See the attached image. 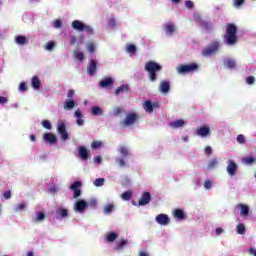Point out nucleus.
Segmentation results:
<instances>
[{
    "label": "nucleus",
    "instance_id": "obj_1",
    "mask_svg": "<svg viewBox=\"0 0 256 256\" xmlns=\"http://www.w3.org/2000/svg\"><path fill=\"white\" fill-rule=\"evenodd\" d=\"M238 41L237 26L233 23L226 24V32L224 34V42L226 45H236Z\"/></svg>",
    "mask_w": 256,
    "mask_h": 256
},
{
    "label": "nucleus",
    "instance_id": "obj_2",
    "mask_svg": "<svg viewBox=\"0 0 256 256\" xmlns=\"http://www.w3.org/2000/svg\"><path fill=\"white\" fill-rule=\"evenodd\" d=\"M163 67L155 61H148L145 64V71L148 73L150 81H157V71H161Z\"/></svg>",
    "mask_w": 256,
    "mask_h": 256
},
{
    "label": "nucleus",
    "instance_id": "obj_3",
    "mask_svg": "<svg viewBox=\"0 0 256 256\" xmlns=\"http://www.w3.org/2000/svg\"><path fill=\"white\" fill-rule=\"evenodd\" d=\"M195 71H199L198 63L180 64L177 67V73L179 75H188L189 73H195Z\"/></svg>",
    "mask_w": 256,
    "mask_h": 256
},
{
    "label": "nucleus",
    "instance_id": "obj_4",
    "mask_svg": "<svg viewBox=\"0 0 256 256\" xmlns=\"http://www.w3.org/2000/svg\"><path fill=\"white\" fill-rule=\"evenodd\" d=\"M219 47H221L219 41L212 42L209 46L202 50L203 57H211V55H215V53L219 51Z\"/></svg>",
    "mask_w": 256,
    "mask_h": 256
},
{
    "label": "nucleus",
    "instance_id": "obj_5",
    "mask_svg": "<svg viewBox=\"0 0 256 256\" xmlns=\"http://www.w3.org/2000/svg\"><path fill=\"white\" fill-rule=\"evenodd\" d=\"M138 119H139V114L135 112H130L126 114V117L122 122V125H124V127H131V125H135V123H137Z\"/></svg>",
    "mask_w": 256,
    "mask_h": 256
},
{
    "label": "nucleus",
    "instance_id": "obj_6",
    "mask_svg": "<svg viewBox=\"0 0 256 256\" xmlns=\"http://www.w3.org/2000/svg\"><path fill=\"white\" fill-rule=\"evenodd\" d=\"M226 171L230 177H235L237 175V169H239V166L237 163L233 160H228L227 162Z\"/></svg>",
    "mask_w": 256,
    "mask_h": 256
},
{
    "label": "nucleus",
    "instance_id": "obj_7",
    "mask_svg": "<svg viewBox=\"0 0 256 256\" xmlns=\"http://www.w3.org/2000/svg\"><path fill=\"white\" fill-rule=\"evenodd\" d=\"M151 193L150 192H143L139 201H138V204L140 207H145V205H149V203H151Z\"/></svg>",
    "mask_w": 256,
    "mask_h": 256
},
{
    "label": "nucleus",
    "instance_id": "obj_8",
    "mask_svg": "<svg viewBox=\"0 0 256 256\" xmlns=\"http://www.w3.org/2000/svg\"><path fill=\"white\" fill-rule=\"evenodd\" d=\"M57 132L61 135L62 141L69 139V133H67V128H65V123L61 122L58 124Z\"/></svg>",
    "mask_w": 256,
    "mask_h": 256
},
{
    "label": "nucleus",
    "instance_id": "obj_9",
    "mask_svg": "<svg viewBox=\"0 0 256 256\" xmlns=\"http://www.w3.org/2000/svg\"><path fill=\"white\" fill-rule=\"evenodd\" d=\"M82 183L80 181H76L73 184L70 185V189L74 191V199H77L78 197H81V187Z\"/></svg>",
    "mask_w": 256,
    "mask_h": 256
},
{
    "label": "nucleus",
    "instance_id": "obj_10",
    "mask_svg": "<svg viewBox=\"0 0 256 256\" xmlns=\"http://www.w3.org/2000/svg\"><path fill=\"white\" fill-rule=\"evenodd\" d=\"M156 222L158 223V225H169L170 220H169V216L167 214H158L156 216Z\"/></svg>",
    "mask_w": 256,
    "mask_h": 256
},
{
    "label": "nucleus",
    "instance_id": "obj_11",
    "mask_svg": "<svg viewBox=\"0 0 256 256\" xmlns=\"http://www.w3.org/2000/svg\"><path fill=\"white\" fill-rule=\"evenodd\" d=\"M196 135L198 137H208V135H211V129L209 126H201L196 130Z\"/></svg>",
    "mask_w": 256,
    "mask_h": 256
},
{
    "label": "nucleus",
    "instance_id": "obj_12",
    "mask_svg": "<svg viewBox=\"0 0 256 256\" xmlns=\"http://www.w3.org/2000/svg\"><path fill=\"white\" fill-rule=\"evenodd\" d=\"M89 207V204H87V202H85V200H78L75 203V211H78V213H83V211H85V209Z\"/></svg>",
    "mask_w": 256,
    "mask_h": 256
},
{
    "label": "nucleus",
    "instance_id": "obj_13",
    "mask_svg": "<svg viewBox=\"0 0 256 256\" xmlns=\"http://www.w3.org/2000/svg\"><path fill=\"white\" fill-rule=\"evenodd\" d=\"M87 73L90 76H93L95 73H97V62L95 60H90L89 65L87 66Z\"/></svg>",
    "mask_w": 256,
    "mask_h": 256
},
{
    "label": "nucleus",
    "instance_id": "obj_14",
    "mask_svg": "<svg viewBox=\"0 0 256 256\" xmlns=\"http://www.w3.org/2000/svg\"><path fill=\"white\" fill-rule=\"evenodd\" d=\"M78 155L83 161H87V159H89V151L85 148V146H79Z\"/></svg>",
    "mask_w": 256,
    "mask_h": 256
},
{
    "label": "nucleus",
    "instance_id": "obj_15",
    "mask_svg": "<svg viewBox=\"0 0 256 256\" xmlns=\"http://www.w3.org/2000/svg\"><path fill=\"white\" fill-rule=\"evenodd\" d=\"M71 27L75 30V31H85V23H83L81 20H74L71 23Z\"/></svg>",
    "mask_w": 256,
    "mask_h": 256
},
{
    "label": "nucleus",
    "instance_id": "obj_16",
    "mask_svg": "<svg viewBox=\"0 0 256 256\" xmlns=\"http://www.w3.org/2000/svg\"><path fill=\"white\" fill-rule=\"evenodd\" d=\"M43 138L46 143H50V145H55V143H57V136L53 133H45Z\"/></svg>",
    "mask_w": 256,
    "mask_h": 256
},
{
    "label": "nucleus",
    "instance_id": "obj_17",
    "mask_svg": "<svg viewBox=\"0 0 256 256\" xmlns=\"http://www.w3.org/2000/svg\"><path fill=\"white\" fill-rule=\"evenodd\" d=\"M160 91L161 93L167 94L169 91H171V83L167 80H163L160 83Z\"/></svg>",
    "mask_w": 256,
    "mask_h": 256
},
{
    "label": "nucleus",
    "instance_id": "obj_18",
    "mask_svg": "<svg viewBox=\"0 0 256 256\" xmlns=\"http://www.w3.org/2000/svg\"><path fill=\"white\" fill-rule=\"evenodd\" d=\"M74 117H76V124L81 127L84 125V121H83V113H81L80 109H77L74 113Z\"/></svg>",
    "mask_w": 256,
    "mask_h": 256
},
{
    "label": "nucleus",
    "instance_id": "obj_19",
    "mask_svg": "<svg viewBox=\"0 0 256 256\" xmlns=\"http://www.w3.org/2000/svg\"><path fill=\"white\" fill-rule=\"evenodd\" d=\"M113 85V78L106 77L99 82V86L102 88L111 87Z\"/></svg>",
    "mask_w": 256,
    "mask_h": 256
},
{
    "label": "nucleus",
    "instance_id": "obj_20",
    "mask_svg": "<svg viewBox=\"0 0 256 256\" xmlns=\"http://www.w3.org/2000/svg\"><path fill=\"white\" fill-rule=\"evenodd\" d=\"M105 239H106L107 243H113V241H116V239H119V234H117L113 231L108 232L105 235Z\"/></svg>",
    "mask_w": 256,
    "mask_h": 256
},
{
    "label": "nucleus",
    "instance_id": "obj_21",
    "mask_svg": "<svg viewBox=\"0 0 256 256\" xmlns=\"http://www.w3.org/2000/svg\"><path fill=\"white\" fill-rule=\"evenodd\" d=\"M173 217L175 219H179V221H183V219H185V212L183 211V209H175L173 211Z\"/></svg>",
    "mask_w": 256,
    "mask_h": 256
},
{
    "label": "nucleus",
    "instance_id": "obj_22",
    "mask_svg": "<svg viewBox=\"0 0 256 256\" xmlns=\"http://www.w3.org/2000/svg\"><path fill=\"white\" fill-rule=\"evenodd\" d=\"M224 66H226L227 69H235L237 67V62H235V59L227 58L224 60Z\"/></svg>",
    "mask_w": 256,
    "mask_h": 256
},
{
    "label": "nucleus",
    "instance_id": "obj_23",
    "mask_svg": "<svg viewBox=\"0 0 256 256\" xmlns=\"http://www.w3.org/2000/svg\"><path fill=\"white\" fill-rule=\"evenodd\" d=\"M185 125V121L182 119L175 120L173 122H170V127L172 129H179L180 127H183Z\"/></svg>",
    "mask_w": 256,
    "mask_h": 256
},
{
    "label": "nucleus",
    "instance_id": "obj_24",
    "mask_svg": "<svg viewBox=\"0 0 256 256\" xmlns=\"http://www.w3.org/2000/svg\"><path fill=\"white\" fill-rule=\"evenodd\" d=\"M31 85L33 89L39 90L41 89V80L37 76H33L31 80Z\"/></svg>",
    "mask_w": 256,
    "mask_h": 256
},
{
    "label": "nucleus",
    "instance_id": "obj_25",
    "mask_svg": "<svg viewBox=\"0 0 256 256\" xmlns=\"http://www.w3.org/2000/svg\"><path fill=\"white\" fill-rule=\"evenodd\" d=\"M127 91H129V85L123 84L115 89L114 95H120V93H127Z\"/></svg>",
    "mask_w": 256,
    "mask_h": 256
},
{
    "label": "nucleus",
    "instance_id": "obj_26",
    "mask_svg": "<svg viewBox=\"0 0 256 256\" xmlns=\"http://www.w3.org/2000/svg\"><path fill=\"white\" fill-rule=\"evenodd\" d=\"M15 41L17 43V45H27V43H29V40H27V37L23 36V35H19L15 38Z\"/></svg>",
    "mask_w": 256,
    "mask_h": 256
},
{
    "label": "nucleus",
    "instance_id": "obj_27",
    "mask_svg": "<svg viewBox=\"0 0 256 256\" xmlns=\"http://www.w3.org/2000/svg\"><path fill=\"white\" fill-rule=\"evenodd\" d=\"M143 108L146 113H151L153 111V102L146 100L143 104Z\"/></svg>",
    "mask_w": 256,
    "mask_h": 256
},
{
    "label": "nucleus",
    "instance_id": "obj_28",
    "mask_svg": "<svg viewBox=\"0 0 256 256\" xmlns=\"http://www.w3.org/2000/svg\"><path fill=\"white\" fill-rule=\"evenodd\" d=\"M57 215L62 217V219H67L69 217V210H67L66 208H59L57 210Z\"/></svg>",
    "mask_w": 256,
    "mask_h": 256
},
{
    "label": "nucleus",
    "instance_id": "obj_29",
    "mask_svg": "<svg viewBox=\"0 0 256 256\" xmlns=\"http://www.w3.org/2000/svg\"><path fill=\"white\" fill-rule=\"evenodd\" d=\"M127 240H121L120 242H117L116 246H115V251H123V249H125V247L127 246Z\"/></svg>",
    "mask_w": 256,
    "mask_h": 256
},
{
    "label": "nucleus",
    "instance_id": "obj_30",
    "mask_svg": "<svg viewBox=\"0 0 256 256\" xmlns=\"http://www.w3.org/2000/svg\"><path fill=\"white\" fill-rule=\"evenodd\" d=\"M118 151L120 155H122V157H129V148H127L126 146H120L118 148Z\"/></svg>",
    "mask_w": 256,
    "mask_h": 256
},
{
    "label": "nucleus",
    "instance_id": "obj_31",
    "mask_svg": "<svg viewBox=\"0 0 256 256\" xmlns=\"http://www.w3.org/2000/svg\"><path fill=\"white\" fill-rule=\"evenodd\" d=\"M91 113L94 116L103 115V109H101V107H99V106H94L91 109Z\"/></svg>",
    "mask_w": 256,
    "mask_h": 256
},
{
    "label": "nucleus",
    "instance_id": "obj_32",
    "mask_svg": "<svg viewBox=\"0 0 256 256\" xmlns=\"http://www.w3.org/2000/svg\"><path fill=\"white\" fill-rule=\"evenodd\" d=\"M73 55H74L75 59H77L78 61H84L85 60V54L83 52H79V51L75 50L73 52Z\"/></svg>",
    "mask_w": 256,
    "mask_h": 256
},
{
    "label": "nucleus",
    "instance_id": "obj_33",
    "mask_svg": "<svg viewBox=\"0 0 256 256\" xmlns=\"http://www.w3.org/2000/svg\"><path fill=\"white\" fill-rule=\"evenodd\" d=\"M238 209L241 211V215H249V208L245 204H239Z\"/></svg>",
    "mask_w": 256,
    "mask_h": 256
},
{
    "label": "nucleus",
    "instance_id": "obj_34",
    "mask_svg": "<svg viewBox=\"0 0 256 256\" xmlns=\"http://www.w3.org/2000/svg\"><path fill=\"white\" fill-rule=\"evenodd\" d=\"M73 107H75V100H67L66 102H64V109H73Z\"/></svg>",
    "mask_w": 256,
    "mask_h": 256
},
{
    "label": "nucleus",
    "instance_id": "obj_35",
    "mask_svg": "<svg viewBox=\"0 0 256 256\" xmlns=\"http://www.w3.org/2000/svg\"><path fill=\"white\" fill-rule=\"evenodd\" d=\"M133 197V192L131 190L126 191L122 194L123 201H129Z\"/></svg>",
    "mask_w": 256,
    "mask_h": 256
},
{
    "label": "nucleus",
    "instance_id": "obj_36",
    "mask_svg": "<svg viewBox=\"0 0 256 256\" xmlns=\"http://www.w3.org/2000/svg\"><path fill=\"white\" fill-rule=\"evenodd\" d=\"M238 235H245V224L240 223L236 227Z\"/></svg>",
    "mask_w": 256,
    "mask_h": 256
},
{
    "label": "nucleus",
    "instance_id": "obj_37",
    "mask_svg": "<svg viewBox=\"0 0 256 256\" xmlns=\"http://www.w3.org/2000/svg\"><path fill=\"white\" fill-rule=\"evenodd\" d=\"M216 165H219V161L217 160V158H213L208 162V169H215Z\"/></svg>",
    "mask_w": 256,
    "mask_h": 256
},
{
    "label": "nucleus",
    "instance_id": "obj_38",
    "mask_svg": "<svg viewBox=\"0 0 256 256\" xmlns=\"http://www.w3.org/2000/svg\"><path fill=\"white\" fill-rule=\"evenodd\" d=\"M43 219H45V213L43 212H38L36 214V217L34 219V223H39V221H43Z\"/></svg>",
    "mask_w": 256,
    "mask_h": 256
},
{
    "label": "nucleus",
    "instance_id": "obj_39",
    "mask_svg": "<svg viewBox=\"0 0 256 256\" xmlns=\"http://www.w3.org/2000/svg\"><path fill=\"white\" fill-rule=\"evenodd\" d=\"M175 32V26L173 24H166V33L168 35H173Z\"/></svg>",
    "mask_w": 256,
    "mask_h": 256
},
{
    "label": "nucleus",
    "instance_id": "obj_40",
    "mask_svg": "<svg viewBox=\"0 0 256 256\" xmlns=\"http://www.w3.org/2000/svg\"><path fill=\"white\" fill-rule=\"evenodd\" d=\"M95 187H103L105 185V179L104 178H97L94 180Z\"/></svg>",
    "mask_w": 256,
    "mask_h": 256
},
{
    "label": "nucleus",
    "instance_id": "obj_41",
    "mask_svg": "<svg viewBox=\"0 0 256 256\" xmlns=\"http://www.w3.org/2000/svg\"><path fill=\"white\" fill-rule=\"evenodd\" d=\"M91 147L92 149H101V147H103V142L95 140L91 143Z\"/></svg>",
    "mask_w": 256,
    "mask_h": 256
},
{
    "label": "nucleus",
    "instance_id": "obj_42",
    "mask_svg": "<svg viewBox=\"0 0 256 256\" xmlns=\"http://www.w3.org/2000/svg\"><path fill=\"white\" fill-rule=\"evenodd\" d=\"M126 51H127L128 53L135 54V53H137V46H135V44H129V45L127 46Z\"/></svg>",
    "mask_w": 256,
    "mask_h": 256
},
{
    "label": "nucleus",
    "instance_id": "obj_43",
    "mask_svg": "<svg viewBox=\"0 0 256 256\" xmlns=\"http://www.w3.org/2000/svg\"><path fill=\"white\" fill-rule=\"evenodd\" d=\"M42 124V127H44V129H48V130H51L52 129V125H51V122L49 120H43L41 122Z\"/></svg>",
    "mask_w": 256,
    "mask_h": 256
},
{
    "label": "nucleus",
    "instance_id": "obj_44",
    "mask_svg": "<svg viewBox=\"0 0 256 256\" xmlns=\"http://www.w3.org/2000/svg\"><path fill=\"white\" fill-rule=\"evenodd\" d=\"M114 205L113 204H108L104 207V213L109 214L113 212L114 209Z\"/></svg>",
    "mask_w": 256,
    "mask_h": 256
},
{
    "label": "nucleus",
    "instance_id": "obj_45",
    "mask_svg": "<svg viewBox=\"0 0 256 256\" xmlns=\"http://www.w3.org/2000/svg\"><path fill=\"white\" fill-rule=\"evenodd\" d=\"M242 161H243V163H245L246 165H251V164L255 163V158H253V157H247V158H243Z\"/></svg>",
    "mask_w": 256,
    "mask_h": 256
},
{
    "label": "nucleus",
    "instance_id": "obj_46",
    "mask_svg": "<svg viewBox=\"0 0 256 256\" xmlns=\"http://www.w3.org/2000/svg\"><path fill=\"white\" fill-rule=\"evenodd\" d=\"M201 27H203V29L209 30V29H213V24H211V22H201Z\"/></svg>",
    "mask_w": 256,
    "mask_h": 256
},
{
    "label": "nucleus",
    "instance_id": "obj_47",
    "mask_svg": "<svg viewBox=\"0 0 256 256\" xmlns=\"http://www.w3.org/2000/svg\"><path fill=\"white\" fill-rule=\"evenodd\" d=\"M84 31L86 32V35H93L94 33L93 27L89 25L84 26Z\"/></svg>",
    "mask_w": 256,
    "mask_h": 256
},
{
    "label": "nucleus",
    "instance_id": "obj_48",
    "mask_svg": "<svg viewBox=\"0 0 256 256\" xmlns=\"http://www.w3.org/2000/svg\"><path fill=\"white\" fill-rule=\"evenodd\" d=\"M121 113H123V108H121V107H116V108H114V110H113V115H114L115 117H118V115H121Z\"/></svg>",
    "mask_w": 256,
    "mask_h": 256
},
{
    "label": "nucleus",
    "instance_id": "obj_49",
    "mask_svg": "<svg viewBox=\"0 0 256 256\" xmlns=\"http://www.w3.org/2000/svg\"><path fill=\"white\" fill-rule=\"evenodd\" d=\"M237 143H239L240 145L245 144V136L243 134L237 136Z\"/></svg>",
    "mask_w": 256,
    "mask_h": 256
},
{
    "label": "nucleus",
    "instance_id": "obj_50",
    "mask_svg": "<svg viewBox=\"0 0 256 256\" xmlns=\"http://www.w3.org/2000/svg\"><path fill=\"white\" fill-rule=\"evenodd\" d=\"M247 85H254L255 84V77L254 76H248L246 78Z\"/></svg>",
    "mask_w": 256,
    "mask_h": 256
},
{
    "label": "nucleus",
    "instance_id": "obj_51",
    "mask_svg": "<svg viewBox=\"0 0 256 256\" xmlns=\"http://www.w3.org/2000/svg\"><path fill=\"white\" fill-rule=\"evenodd\" d=\"M62 26H63V22H61V20L59 19L54 20L55 29H61Z\"/></svg>",
    "mask_w": 256,
    "mask_h": 256
},
{
    "label": "nucleus",
    "instance_id": "obj_52",
    "mask_svg": "<svg viewBox=\"0 0 256 256\" xmlns=\"http://www.w3.org/2000/svg\"><path fill=\"white\" fill-rule=\"evenodd\" d=\"M19 91H21L22 93H25V91H27V84L25 82L20 83Z\"/></svg>",
    "mask_w": 256,
    "mask_h": 256
},
{
    "label": "nucleus",
    "instance_id": "obj_53",
    "mask_svg": "<svg viewBox=\"0 0 256 256\" xmlns=\"http://www.w3.org/2000/svg\"><path fill=\"white\" fill-rule=\"evenodd\" d=\"M245 3V0H233L234 7H241Z\"/></svg>",
    "mask_w": 256,
    "mask_h": 256
},
{
    "label": "nucleus",
    "instance_id": "obj_54",
    "mask_svg": "<svg viewBox=\"0 0 256 256\" xmlns=\"http://www.w3.org/2000/svg\"><path fill=\"white\" fill-rule=\"evenodd\" d=\"M87 50L89 51V53H95V45L93 43H88Z\"/></svg>",
    "mask_w": 256,
    "mask_h": 256
},
{
    "label": "nucleus",
    "instance_id": "obj_55",
    "mask_svg": "<svg viewBox=\"0 0 256 256\" xmlns=\"http://www.w3.org/2000/svg\"><path fill=\"white\" fill-rule=\"evenodd\" d=\"M54 48H55L54 42H48V43L46 44V49H47V51H53Z\"/></svg>",
    "mask_w": 256,
    "mask_h": 256
},
{
    "label": "nucleus",
    "instance_id": "obj_56",
    "mask_svg": "<svg viewBox=\"0 0 256 256\" xmlns=\"http://www.w3.org/2000/svg\"><path fill=\"white\" fill-rule=\"evenodd\" d=\"M118 165L119 167H126L127 166V162H125V160L123 158H118Z\"/></svg>",
    "mask_w": 256,
    "mask_h": 256
},
{
    "label": "nucleus",
    "instance_id": "obj_57",
    "mask_svg": "<svg viewBox=\"0 0 256 256\" xmlns=\"http://www.w3.org/2000/svg\"><path fill=\"white\" fill-rule=\"evenodd\" d=\"M185 7H186L187 9H193V7H194L193 1L187 0V1L185 2Z\"/></svg>",
    "mask_w": 256,
    "mask_h": 256
},
{
    "label": "nucleus",
    "instance_id": "obj_58",
    "mask_svg": "<svg viewBox=\"0 0 256 256\" xmlns=\"http://www.w3.org/2000/svg\"><path fill=\"white\" fill-rule=\"evenodd\" d=\"M67 97L68 99H73V97H75V90L73 89L68 90Z\"/></svg>",
    "mask_w": 256,
    "mask_h": 256
},
{
    "label": "nucleus",
    "instance_id": "obj_59",
    "mask_svg": "<svg viewBox=\"0 0 256 256\" xmlns=\"http://www.w3.org/2000/svg\"><path fill=\"white\" fill-rule=\"evenodd\" d=\"M204 187L205 189H211V187H213V184L209 180H205Z\"/></svg>",
    "mask_w": 256,
    "mask_h": 256
},
{
    "label": "nucleus",
    "instance_id": "obj_60",
    "mask_svg": "<svg viewBox=\"0 0 256 256\" xmlns=\"http://www.w3.org/2000/svg\"><path fill=\"white\" fill-rule=\"evenodd\" d=\"M25 207H27V205L24 203L18 204L16 207V211H23V209H25Z\"/></svg>",
    "mask_w": 256,
    "mask_h": 256
},
{
    "label": "nucleus",
    "instance_id": "obj_61",
    "mask_svg": "<svg viewBox=\"0 0 256 256\" xmlns=\"http://www.w3.org/2000/svg\"><path fill=\"white\" fill-rule=\"evenodd\" d=\"M204 151L206 155H211V153H213L211 146H207Z\"/></svg>",
    "mask_w": 256,
    "mask_h": 256
},
{
    "label": "nucleus",
    "instance_id": "obj_62",
    "mask_svg": "<svg viewBox=\"0 0 256 256\" xmlns=\"http://www.w3.org/2000/svg\"><path fill=\"white\" fill-rule=\"evenodd\" d=\"M11 198V190L4 192V199H10Z\"/></svg>",
    "mask_w": 256,
    "mask_h": 256
},
{
    "label": "nucleus",
    "instance_id": "obj_63",
    "mask_svg": "<svg viewBox=\"0 0 256 256\" xmlns=\"http://www.w3.org/2000/svg\"><path fill=\"white\" fill-rule=\"evenodd\" d=\"M248 253H249V255L256 256V249L255 248H249Z\"/></svg>",
    "mask_w": 256,
    "mask_h": 256
},
{
    "label": "nucleus",
    "instance_id": "obj_64",
    "mask_svg": "<svg viewBox=\"0 0 256 256\" xmlns=\"http://www.w3.org/2000/svg\"><path fill=\"white\" fill-rule=\"evenodd\" d=\"M139 256H149V253L146 250H142L139 252Z\"/></svg>",
    "mask_w": 256,
    "mask_h": 256
}]
</instances>
